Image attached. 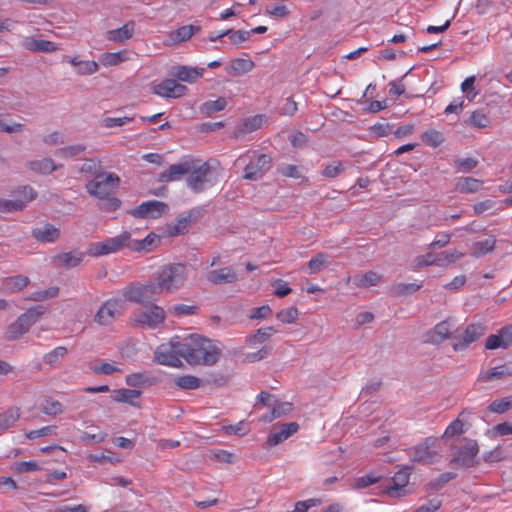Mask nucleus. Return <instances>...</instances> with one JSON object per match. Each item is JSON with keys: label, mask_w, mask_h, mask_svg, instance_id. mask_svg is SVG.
<instances>
[{"label": "nucleus", "mask_w": 512, "mask_h": 512, "mask_svg": "<svg viewBox=\"0 0 512 512\" xmlns=\"http://www.w3.org/2000/svg\"><path fill=\"white\" fill-rule=\"evenodd\" d=\"M184 359L190 365H214L221 355L219 347L210 339L196 334L183 339Z\"/></svg>", "instance_id": "nucleus-1"}, {"label": "nucleus", "mask_w": 512, "mask_h": 512, "mask_svg": "<svg viewBox=\"0 0 512 512\" xmlns=\"http://www.w3.org/2000/svg\"><path fill=\"white\" fill-rule=\"evenodd\" d=\"M406 454L412 462L430 465L440 458V439L434 436L426 437L421 443L410 447Z\"/></svg>", "instance_id": "nucleus-2"}, {"label": "nucleus", "mask_w": 512, "mask_h": 512, "mask_svg": "<svg viewBox=\"0 0 512 512\" xmlns=\"http://www.w3.org/2000/svg\"><path fill=\"white\" fill-rule=\"evenodd\" d=\"M183 347V339L175 336L168 343H163L157 347L154 353V361L160 365L179 368L182 366L180 358L184 359Z\"/></svg>", "instance_id": "nucleus-3"}, {"label": "nucleus", "mask_w": 512, "mask_h": 512, "mask_svg": "<svg viewBox=\"0 0 512 512\" xmlns=\"http://www.w3.org/2000/svg\"><path fill=\"white\" fill-rule=\"evenodd\" d=\"M164 292L170 293L178 290L186 281V266L180 263L162 266L156 276Z\"/></svg>", "instance_id": "nucleus-4"}, {"label": "nucleus", "mask_w": 512, "mask_h": 512, "mask_svg": "<svg viewBox=\"0 0 512 512\" xmlns=\"http://www.w3.org/2000/svg\"><path fill=\"white\" fill-rule=\"evenodd\" d=\"M129 244L130 233L124 231L115 237L106 238L100 242L90 243L87 248V254L92 257H100L119 252L124 248H129Z\"/></svg>", "instance_id": "nucleus-5"}, {"label": "nucleus", "mask_w": 512, "mask_h": 512, "mask_svg": "<svg viewBox=\"0 0 512 512\" xmlns=\"http://www.w3.org/2000/svg\"><path fill=\"white\" fill-rule=\"evenodd\" d=\"M119 183L120 178L117 174L100 173L96 175L92 181L87 183L86 188L92 196L98 199H104L115 194Z\"/></svg>", "instance_id": "nucleus-6"}, {"label": "nucleus", "mask_w": 512, "mask_h": 512, "mask_svg": "<svg viewBox=\"0 0 512 512\" xmlns=\"http://www.w3.org/2000/svg\"><path fill=\"white\" fill-rule=\"evenodd\" d=\"M250 151L245 155L240 156L239 160H242L245 156H249ZM251 160L244 168L243 178L247 180H259L264 174L271 168L272 159L267 154H257L251 152Z\"/></svg>", "instance_id": "nucleus-7"}, {"label": "nucleus", "mask_w": 512, "mask_h": 512, "mask_svg": "<svg viewBox=\"0 0 512 512\" xmlns=\"http://www.w3.org/2000/svg\"><path fill=\"white\" fill-rule=\"evenodd\" d=\"M125 303L120 299H109L98 309L94 320L99 325H110L125 311Z\"/></svg>", "instance_id": "nucleus-8"}, {"label": "nucleus", "mask_w": 512, "mask_h": 512, "mask_svg": "<svg viewBox=\"0 0 512 512\" xmlns=\"http://www.w3.org/2000/svg\"><path fill=\"white\" fill-rule=\"evenodd\" d=\"M165 318V310L156 304H151L134 315V321L136 324L150 329H156L161 326L164 323Z\"/></svg>", "instance_id": "nucleus-9"}, {"label": "nucleus", "mask_w": 512, "mask_h": 512, "mask_svg": "<svg viewBox=\"0 0 512 512\" xmlns=\"http://www.w3.org/2000/svg\"><path fill=\"white\" fill-rule=\"evenodd\" d=\"M210 166L207 162L198 165L197 160H193V169L188 173L187 178L188 187L194 192H202L209 184L210 181Z\"/></svg>", "instance_id": "nucleus-10"}, {"label": "nucleus", "mask_w": 512, "mask_h": 512, "mask_svg": "<svg viewBox=\"0 0 512 512\" xmlns=\"http://www.w3.org/2000/svg\"><path fill=\"white\" fill-rule=\"evenodd\" d=\"M151 91L153 94L163 98L176 99L185 96L188 88L174 79H165L159 83H153Z\"/></svg>", "instance_id": "nucleus-11"}, {"label": "nucleus", "mask_w": 512, "mask_h": 512, "mask_svg": "<svg viewBox=\"0 0 512 512\" xmlns=\"http://www.w3.org/2000/svg\"><path fill=\"white\" fill-rule=\"evenodd\" d=\"M168 205L161 201L150 200L142 202L130 214L136 218H159L168 212Z\"/></svg>", "instance_id": "nucleus-12"}, {"label": "nucleus", "mask_w": 512, "mask_h": 512, "mask_svg": "<svg viewBox=\"0 0 512 512\" xmlns=\"http://www.w3.org/2000/svg\"><path fill=\"white\" fill-rule=\"evenodd\" d=\"M410 468L404 467L397 471L391 478L390 483L383 487V491L389 497H401L405 494V488L410 479Z\"/></svg>", "instance_id": "nucleus-13"}, {"label": "nucleus", "mask_w": 512, "mask_h": 512, "mask_svg": "<svg viewBox=\"0 0 512 512\" xmlns=\"http://www.w3.org/2000/svg\"><path fill=\"white\" fill-rule=\"evenodd\" d=\"M193 169V159H185L177 164H172L159 176L161 182L179 180Z\"/></svg>", "instance_id": "nucleus-14"}, {"label": "nucleus", "mask_w": 512, "mask_h": 512, "mask_svg": "<svg viewBox=\"0 0 512 512\" xmlns=\"http://www.w3.org/2000/svg\"><path fill=\"white\" fill-rule=\"evenodd\" d=\"M299 430V425L296 422L284 423L281 425L279 431L271 432L268 436L265 445L267 448L274 447L285 440H287L290 436L295 434Z\"/></svg>", "instance_id": "nucleus-15"}, {"label": "nucleus", "mask_w": 512, "mask_h": 512, "mask_svg": "<svg viewBox=\"0 0 512 512\" xmlns=\"http://www.w3.org/2000/svg\"><path fill=\"white\" fill-rule=\"evenodd\" d=\"M485 333V327L481 324H470L466 327L461 341L453 344L455 351L467 348Z\"/></svg>", "instance_id": "nucleus-16"}, {"label": "nucleus", "mask_w": 512, "mask_h": 512, "mask_svg": "<svg viewBox=\"0 0 512 512\" xmlns=\"http://www.w3.org/2000/svg\"><path fill=\"white\" fill-rule=\"evenodd\" d=\"M206 280L212 284H227L237 280V275L230 267L211 270L206 273Z\"/></svg>", "instance_id": "nucleus-17"}, {"label": "nucleus", "mask_w": 512, "mask_h": 512, "mask_svg": "<svg viewBox=\"0 0 512 512\" xmlns=\"http://www.w3.org/2000/svg\"><path fill=\"white\" fill-rule=\"evenodd\" d=\"M479 452L476 442L461 446L456 453L455 461L462 466L470 467L474 464V459Z\"/></svg>", "instance_id": "nucleus-18"}, {"label": "nucleus", "mask_w": 512, "mask_h": 512, "mask_svg": "<svg viewBox=\"0 0 512 512\" xmlns=\"http://www.w3.org/2000/svg\"><path fill=\"white\" fill-rule=\"evenodd\" d=\"M255 63L250 58L232 59L225 70L229 75L241 76L253 70Z\"/></svg>", "instance_id": "nucleus-19"}, {"label": "nucleus", "mask_w": 512, "mask_h": 512, "mask_svg": "<svg viewBox=\"0 0 512 512\" xmlns=\"http://www.w3.org/2000/svg\"><path fill=\"white\" fill-rule=\"evenodd\" d=\"M32 235L39 242L52 243L59 238L60 231L55 226L46 224L43 227L33 229Z\"/></svg>", "instance_id": "nucleus-20"}, {"label": "nucleus", "mask_w": 512, "mask_h": 512, "mask_svg": "<svg viewBox=\"0 0 512 512\" xmlns=\"http://www.w3.org/2000/svg\"><path fill=\"white\" fill-rule=\"evenodd\" d=\"M123 297L125 300L143 304L148 302L147 295L145 293L143 284L132 283L123 289Z\"/></svg>", "instance_id": "nucleus-21"}, {"label": "nucleus", "mask_w": 512, "mask_h": 512, "mask_svg": "<svg viewBox=\"0 0 512 512\" xmlns=\"http://www.w3.org/2000/svg\"><path fill=\"white\" fill-rule=\"evenodd\" d=\"M23 46L33 52H54L58 50L55 42L48 40H38L33 37H27L23 41Z\"/></svg>", "instance_id": "nucleus-22"}, {"label": "nucleus", "mask_w": 512, "mask_h": 512, "mask_svg": "<svg viewBox=\"0 0 512 512\" xmlns=\"http://www.w3.org/2000/svg\"><path fill=\"white\" fill-rule=\"evenodd\" d=\"M135 23L133 21L126 22L122 27L109 30L107 39L116 43L124 42L133 36Z\"/></svg>", "instance_id": "nucleus-23"}, {"label": "nucleus", "mask_w": 512, "mask_h": 512, "mask_svg": "<svg viewBox=\"0 0 512 512\" xmlns=\"http://www.w3.org/2000/svg\"><path fill=\"white\" fill-rule=\"evenodd\" d=\"M204 73V68H193L189 66H178L173 73L174 77L178 80L188 83H193L201 78Z\"/></svg>", "instance_id": "nucleus-24"}, {"label": "nucleus", "mask_w": 512, "mask_h": 512, "mask_svg": "<svg viewBox=\"0 0 512 512\" xmlns=\"http://www.w3.org/2000/svg\"><path fill=\"white\" fill-rule=\"evenodd\" d=\"M29 331L28 324L20 316L4 332L7 341H14Z\"/></svg>", "instance_id": "nucleus-25"}, {"label": "nucleus", "mask_w": 512, "mask_h": 512, "mask_svg": "<svg viewBox=\"0 0 512 512\" xmlns=\"http://www.w3.org/2000/svg\"><path fill=\"white\" fill-rule=\"evenodd\" d=\"M62 165H56L51 158H42L28 162V168L38 174H50Z\"/></svg>", "instance_id": "nucleus-26"}, {"label": "nucleus", "mask_w": 512, "mask_h": 512, "mask_svg": "<svg viewBox=\"0 0 512 512\" xmlns=\"http://www.w3.org/2000/svg\"><path fill=\"white\" fill-rule=\"evenodd\" d=\"M30 283V280L27 276L24 275H15L11 277H6L3 279V289L6 292H18L27 287Z\"/></svg>", "instance_id": "nucleus-27"}, {"label": "nucleus", "mask_w": 512, "mask_h": 512, "mask_svg": "<svg viewBox=\"0 0 512 512\" xmlns=\"http://www.w3.org/2000/svg\"><path fill=\"white\" fill-rule=\"evenodd\" d=\"M482 186V180L473 177H460L455 184V189L460 193H474L479 191Z\"/></svg>", "instance_id": "nucleus-28"}, {"label": "nucleus", "mask_w": 512, "mask_h": 512, "mask_svg": "<svg viewBox=\"0 0 512 512\" xmlns=\"http://www.w3.org/2000/svg\"><path fill=\"white\" fill-rule=\"evenodd\" d=\"M382 280V276L375 271H368L362 275H355L353 277V284L359 288H368L376 286Z\"/></svg>", "instance_id": "nucleus-29"}, {"label": "nucleus", "mask_w": 512, "mask_h": 512, "mask_svg": "<svg viewBox=\"0 0 512 512\" xmlns=\"http://www.w3.org/2000/svg\"><path fill=\"white\" fill-rule=\"evenodd\" d=\"M512 375V369L506 365L493 367L485 372H481L478 380L481 382H489L494 379H503Z\"/></svg>", "instance_id": "nucleus-30"}, {"label": "nucleus", "mask_w": 512, "mask_h": 512, "mask_svg": "<svg viewBox=\"0 0 512 512\" xmlns=\"http://www.w3.org/2000/svg\"><path fill=\"white\" fill-rule=\"evenodd\" d=\"M452 333V326L449 321H442L438 323L434 329L430 332V341L434 343H440L445 339L449 338Z\"/></svg>", "instance_id": "nucleus-31"}, {"label": "nucleus", "mask_w": 512, "mask_h": 512, "mask_svg": "<svg viewBox=\"0 0 512 512\" xmlns=\"http://www.w3.org/2000/svg\"><path fill=\"white\" fill-rule=\"evenodd\" d=\"M140 395L141 392L139 390L121 388L114 391L113 399L116 402L128 403L132 406L138 407L135 400H137Z\"/></svg>", "instance_id": "nucleus-32"}, {"label": "nucleus", "mask_w": 512, "mask_h": 512, "mask_svg": "<svg viewBox=\"0 0 512 512\" xmlns=\"http://www.w3.org/2000/svg\"><path fill=\"white\" fill-rule=\"evenodd\" d=\"M20 418V409L17 407L9 408L0 414V433L13 427Z\"/></svg>", "instance_id": "nucleus-33"}, {"label": "nucleus", "mask_w": 512, "mask_h": 512, "mask_svg": "<svg viewBox=\"0 0 512 512\" xmlns=\"http://www.w3.org/2000/svg\"><path fill=\"white\" fill-rule=\"evenodd\" d=\"M195 31L193 25H184L169 34V40L171 44H179L181 42L189 40Z\"/></svg>", "instance_id": "nucleus-34"}, {"label": "nucleus", "mask_w": 512, "mask_h": 512, "mask_svg": "<svg viewBox=\"0 0 512 512\" xmlns=\"http://www.w3.org/2000/svg\"><path fill=\"white\" fill-rule=\"evenodd\" d=\"M275 333L276 330L272 326L259 328L258 330H256L254 334L246 337V343L248 345L261 344L265 342L267 339H269L271 336H273Z\"/></svg>", "instance_id": "nucleus-35"}, {"label": "nucleus", "mask_w": 512, "mask_h": 512, "mask_svg": "<svg viewBox=\"0 0 512 512\" xmlns=\"http://www.w3.org/2000/svg\"><path fill=\"white\" fill-rule=\"evenodd\" d=\"M496 239L494 236H489L488 238L477 241L473 244V252L472 256L479 258L484 256L485 254L493 251L495 248Z\"/></svg>", "instance_id": "nucleus-36"}, {"label": "nucleus", "mask_w": 512, "mask_h": 512, "mask_svg": "<svg viewBox=\"0 0 512 512\" xmlns=\"http://www.w3.org/2000/svg\"><path fill=\"white\" fill-rule=\"evenodd\" d=\"M470 412L467 411V410H463L458 418H456L455 420H453L448 426L447 428L445 429L444 431V434L442 435V437H446V438H450V437H454V436H458V435H461L462 433H464V423L462 421V417H464L465 415H469Z\"/></svg>", "instance_id": "nucleus-37"}, {"label": "nucleus", "mask_w": 512, "mask_h": 512, "mask_svg": "<svg viewBox=\"0 0 512 512\" xmlns=\"http://www.w3.org/2000/svg\"><path fill=\"white\" fill-rule=\"evenodd\" d=\"M127 60L126 52H106L100 55L99 62L104 67L116 66Z\"/></svg>", "instance_id": "nucleus-38"}, {"label": "nucleus", "mask_w": 512, "mask_h": 512, "mask_svg": "<svg viewBox=\"0 0 512 512\" xmlns=\"http://www.w3.org/2000/svg\"><path fill=\"white\" fill-rule=\"evenodd\" d=\"M158 240V237L154 233H149L144 239L142 240H133L130 237V244L129 249L133 251H149L153 245H155V242Z\"/></svg>", "instance_id": "nucleus-39"}, {"label": "nucleus", "mask_w": 512, "mask_h": 512, "mask_svg": "<svg viewBox=\"0 0 512 512\" xmlns=\"http://www.w3.org/2000/svg\"><path fill=\"white\" fill-rule=\"evenodd\" d=\"M175 385L182 390H195L201 386V379L194 375H182L174 379Z\"/></svg>", "instance_id": "nucleus-40"}, {"label": "nucleus", "mask_w": 512, "mask_h": 512, "mask_svg": "<svg viewBox=\"0 0 512 512\" xmlns=\"http://www.w3.org/2000/svg\"><path fill=\"white\" fill-rule=\"evenodd\" d=\"M57 258L65 267L73 268L82 262L84 253L79 251H70L59 254Z\"/></svg>", "instance_id": "nucleus-41"}, {"label": "nucleus", "mask_w": 512, "mask_h": 512, "mask_svg": "<svg viewBox=\"0 0 512 512\" xmlns=\"http://www.w3.org/2000/svg\"><path fill=\"white\" fill-rule=\"evenodd\" d=\"M421 140L425 145L436 148L444 142V136L436 129H429L421 134Z\"/></svg>", "instance_id": "nucleus-42"}, {"label": "nucleus", "mask_w": 512, "mask_h": 512, "mask_svg": "<svg viewBox=\"0 0 512 512\" xmlns=\"http://www.w3.org/2000/svg\"><path fill=\"white\" fill-rule=\"evenodd\" d=\"M47 309L42 306H34L29 308L25 313L21 314L20 317L23 318L25 322L28 324V328L35 324L45 313Z\"/></svg>", "instance_id": "nucleus-43"}, {"label": "nucleus", "mask_w": 512, "mask_h": 512, "mask_svg": "<svg viewBox=\"0 0 512 512\" xmlns=\"http://www.w3.org/2000/svg\"><path fill=\"white\" fill-rule=\"evenodd\" d=\"M422 287V283H397L392 286L391 294L393 296H404L417 292Z\"/></svg>", "instance_id": "nucleus-44"}, {"label": "nucleus", "mask_w": 512, "mask_h": 512, "mask_svg": "<svg viewBox=\"0 0 512 512\" xmlns=\"http://www.w3.org/2000/svg\"><path fill=\"white\" fill-rule=\"evenodd\" d=\"M327 259L328 257L325 253H317L315 256H313L307 264L309 273L315 274L326 268L329 265Z\"/></svg>", "instance_id": "nucleus-45"}, {"label": "nucleus", "mask_w": 512, "mask_h": 512, "mask_svg": "<svg viewBox=\"0 0 512 512\" xmlns=\"http://www.w3.org/2000/svg\"><path fill=\"white\" fill-rule=\"evenodd\" d=\"M25 208V201L21 199L0 198V213H13L22 211Z\"/></svg>", "instance_id": "nucleus-46"}, {"label": "nucleus", "mask_w": 512, "mask_h": 512, "mask_svg": "<svg viewBox=\"0 0 512 512\" xmlns=\"http://www.w3.org/2000/svg\"><path fill=\"white\" fill-rule=\"evenodd\" d=\"M510 409H512V395L501 399H495L488 406V410L496 414L505 413Z\"/></svg>", "instance_id": "nucleus-47"}, {"label": "nucleus", "mask_w": 512, "mask_h": 512, "mask_svg": "<svg viewBox=\"0 0 512 512\" xmlns=\"http://www.w3.org/2000/svg\"><path fill=\"white\" fill-rule=\"evenodd\" d=\"M227 105L225 98L219 97L216 100H210L202 104L201 112L210 116L216 112L222 111Z\"/></svg>", "instance_id": "nucleus-48"}, {"label": "nucleus", "mask_w": 512, "mask_h": 512, "mask_svg": "<svg viewBox=\"0 0 512 512\" xmlns=\"http://www.w3.org/2000/svg\"><path fill=\"white\" fill-rule=\"evenodd\" d=\"M198 312L196 305L175 304L168 308V313L176 317L194 315Z\"/></svg>", "instance_id": "nucleus-49"}, {"label": "nucleus", "mask_w": 512, "mask_h": 512, "mask_svg": "<svg viewBox=\"0 0 512 512\" xmlns=\"http://www.w3.org/2000/svg\"><path fill=\"white\" fill-rule=\"evenodd\" d=\"M41 410L48 416H57L64 412V406L58 400L47 398L42 405Z\"/></svg>", "instance_id": "nucleus-50"}, {"label": "nucleus", "mask_w": 512, "mask_h": 512, "mask_svg": "<svg viewBox=\"0 0 512 512\" xmlns=\"http://www.w3.org/2000/svg\"><path fill=\"white\" fill-rule=\"evenodd\" d=\"M298 317H299V310L297 309V307H294V306L282 309L276 314V318L280 322L285 323V324L295 323L297 321Z\"/></svg>", "instance_id": "nucleus-51"}, {"label": "nucleus", "mask_w": 512, "mask_h": 512, "mask_svg": "<svg viewBox=\"0 0 512 512\" xmlns=\"http://www.w3.org/2000/svg\"><path fill=\"white\" fill-rule=\"evenodd\" d=\"M67 354V349L64 346H58L44 355L43 361L50 365L54 366L60 359H62Z\"/></svg>", "instance_id": "nucleus-52"}, {"label": "nucleus", "mask_w": 512, "mask_h": 512, "mask_svg": "<svg viewBox=\"0 0 512 512\" xmlns=\"http://www.w3.org/2000/svg\"><path fill=\"white\" fill-rule=\"evenodd\" d=\"M85 149L86 148L84 145L75 144L58 149L55 152V155H58L63 158L75 157L77 155L82 154L85 151Z\"/></svg>", "instance_id": "nucleus-53"}, {"label": "nucleus", "mask_w": 512, "mask_h": 512, "mask_svg": "<svg viewBox=\"0 0 512 512\" xmlns=\"http://www.w3.org/2000/svg\"><path fill=\"white\" fill-rule=\"evenodd\" d=\"M263 124V116L262 115H255L252 117H248L244 120L242 124V133H250L257 129H259Z\"/></svg>", "instance_id": "nucleus-54"}, {"label": "nucleus", "mask_w": 512, "mask_h": 512, "mask_svg": "<svg viewBox=\"0 0 512 512\" xmlns=\"http://www.w3.org/2000/svg\"><path fill=\"white\" fill-rule=\"evenodd\" d=\"M469 124L476 128H486L490 125V119L489 117L481 112L474 111L468 120Z\"/></svg>", "instance_id": "nucleus-55"}, {"label": "nucleus", "mask_w": 512, "mask_h": 512, "mask_svg": "<svg viewBox=\"0 0 512 512\" xmlns=\"http://www.w3.org/2000/svg\"><path fill=\"white\" fill-rule=\"evenodd\" d=\"M272 314V309L269 305H262L260 307H254L249 310L248 318L251 320H263L268 318Z\"/></svg>", "instance_id": "nucleus-56"}, {"label": "nucleus", "mask_w": 512, "mask_h": 512, "mask_svg": "<svg viewBox=\"0 0 512 512\" xmlns=\"http://www.w3.org/2000/svg\"><path fill=\"white\" fill-rule=\"evenodd\" d=\"M59 288L58 287H50L43 291H37L31 294L28 298L29 300L40 302L50 298H54L58 295Z\"/></svg>", "instance_id": "nucleus-57"}, {"label": "nucleus", "mask_w": 512, "mask_h": 512, "mask_svg": "<svg viewBox=\"0 0 512 512\" xmlns=\"http://www.w3.org/2000/svg\"><path fill=\"white\" fill-rule=\"evenodd\" d=\"M345 168L341 161H334L324 167L322 175L326 178H335L344 172Z\"/></svg>", "instance_id": "nucleus-58"}, {"label": "nucleus", "mask_w": 512, "mask_h": 512, "mask_svg": "<svg viewBox=\"0 0 512 512\" xmlns=\"http://www.w3.org/2000/svg\"><path fill=\"white\" fill-rule=\"evenodd\" d=\"M125 382L128 386L131 387H141L144 384H152V381H148V378L145 376L144 373H132L126 376Z\"/></svg>", "instance_id": "nucleus-59"}, {"label": "nucleus", "mask_w": 512, "mask_h": 512, "mask_svg": "<svg viewBox=\"0 0 512 512\" xmlns=\"http://www.w3.org/2000/svg\"><path fill=\"white\" fill-rule=\"evenodd\" d=\"M16 473L35 472L40 470V465L36 461H19L13 465Z\"/></svg>", "instance_id": "nucleus-60"}, {"label": "nucleus", "mask_w": 512, "mask_h": 512, "mask_svg": "<svg viewBox=\"0 0 512 512\" xmlns=\"http://www.w3.org/2000/svg\"><path fill=\"white\" fill-rule=\"evenodd\" d=\"M224 34L225 36H228L231 43L235 45L245 42L250 37V32L244 30H225Z\"/></svg>", "instance_id": "nucleus-61"}, {"label": "nucleus", "mask_w": 512, "mask_h": 512, "mask_svg": "<svg viewBox=\"0 0 512 512\" xmlns=\"http://www.w3.org/2000/svg\"><path fill=\"white\" fill-rule=\"evenodd\" d=\"M381 480V476H376L374 474H367L361 477H358L355 480L353 487L355 489H363L375 483H378Z\"/></svg>", "instance_id": "nucleus-62"}, {"label": "nucleus", "mask_w": 512, "mask_h": 512, "mask_svg": "<svg viewBox=\"0 0 512 512\" xmlns=\"http://www.w3.org/2000/svg\"><path fill=\"white\" fill-rule=\"evenodd\" d=\"M24 125L14 120L0 119V131L4 133L21 132Z\"/></svg>", "instance_id": "nucleus-63"}, {"label": "nucleus", "mask_w": 512, "mask_h": 512, "mask_svg": "<svg viewBox=\"0 0 512 512\" xmlns=\"http://www.w3.org/2000/svg\"><path fill=\"white\" fill-rule=\"evenodd\" d=\"M321 502L322 501L319 498H310L307 500L298 501L295 504L294 509L287 512H307L310 508L320 505Z\"/></svg>", "instance_id": "nucleus-64"}]
</instances>
